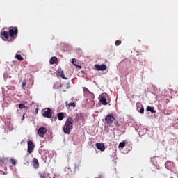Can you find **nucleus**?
I'll return each instance as SVG.
<instances>
[{
  "label": "nucleus",
  "mask_w": 178,
  "mask_h": 178,
  "mask_svg": "<svg viewBox=\"0 0 178 178\" xmlns=\"http://www.w3.org/2000/svg\"><path fill=\"white\" fill-rule=\"evenodd\" d=\"M65 105H66V106H68L69 108H70V106H72L73 108H76V103H74V102L67 103V102H66Z\"/></svg>",
  "instance_id": "obj_19"
},
{
  "label": "nucleus",
  "mask_w": 178,
  "mask_h": 178,
  "mask_svg": "<svg viewBox=\"0 0 178 178\" xmlns=\"http://www.w3.org/2000/svg\"><path fill=\"white\" fill-rule=\"evenodd\" d=\"M76 51L79 52H83V50H81V48H77Z\"/></svg>",
  "instance_id": "obj_28"
},
{
  "label": "nucleus",
  "mask_w": 178,
  "mask_h": 178,
  "mask_svg": "<svg viewBox=\"0 0 178 178\" xmlns=\"http://www.w3.org/2000/svg\"><path fill=\"white\" fill-rule=\"evenodd\" d=\"M57 118L58 120L62 121L63 119H65V113H57Z\"/></svg>",
  "instance_id": "obj_16"
},
{
  "label": "nucleus",
  "mask_w": 178,
  "mask_h": 178,
  "mask_svg": "<svg viewBox=\"0 0 178 178\" xmlns=\"http://www.w3.org/2000/svg\"><path fill=\"white\" fill-rule=\"evenodd\" d=\"M0 37L3 41H8L9 40V32L6 31H3L0 32Z\"/></svg>",
  "instance_id": "obj_5"
},
{
  "label": "nucleus",
  "mask_w": 178,
  "mask_h": 178,
  "mask_svg": "<svg viewBox=\"0 0 178 178\" xmlns=\"http://www.w3.org/2000/svg\"><path fill=\"white\" fill-rule=\"evenodd\" d=\"M19 109H26L27 110V106L24 104H19Z\"/></svg>",
  "instance_id": "obj_22"
},
{
  "label": "nucleus",
  "mask_w": 178,
  "mask_h": 178,
  "mask_svg": "<svg viewBox=\"0 0 178 178\" xmlns=\"http://www.w3.org/2000/svg\"><path fill=\"white\" fill-rule=\"evenodd\" d=\"M49 62H50L51 65H55V63H56L58 62V58H56L55 56L51 57Z\"/></svg>",
  "instance_id": "obj_17"
},
{
  "label": "nucleus",
  "mask_w": 178,
  "mask_h": 178,
  "mask_svg": "<svg viewBox=\"0 0 178 178\" xmlns=\"http://www.w3.org/2000/svg\"><path fill=\"white\" fill-rule=\"evenodd\" d=\"M15 58H16L17 59V60H24V58L22 57V55L20 54H16Z\"/></svg>",
  "instance_id": "obj_21"
},
{
  "label": "nucleus",
  "mask_w": 178,
  "mask_h": 178,
  "mask_svg": "<svg viewBox=\"0 0 178 178\" xmlns=\"http://www.w3.org/2000/svg\"><path fill=\"white\" fill-rule=\"evenodd\" d=\"M8 163V159L5 157L0 158V165L3 166V165H6Z\"/></svg>",
  "instance_id": "obj_14"
},
{
  "label": "nucleus",
  "mask_w": 178,
  "mask_h": 178,
  "mask_svg": "<svg viewBox=\"0 0 178 178\" xmlns=\"http://www.w3.org/2000/svg\"><path fill=\"white\" fill-rule=\"evenodd\" d=\"M26 86V81H24L22 82V87H25Z\"/></svg>",
  "instance_id": "obj_29"
},
{
  "label": "nucleus",
  "mask_w": 178,
  "mask_h": 178,
  "mask_svg": "<svg viewBox=\"0 0 178 178\" xmlns=\"http://www.w3.org/2000/svg\"><path fill=\"white\" fill-rule=\"evenodd\" d=\"M47 131H48V130L47 129V128H45V127H41L38 130V134L39 137L42 138L45 136V134H47Z\"/></svg>",
  "instance_id": "obj_6"
},
{
  "label": "nucleus",
  "mask_w": 178,
  "mask_h": 178,
  "mask_svg": "<svg viewBox=\"0 0 178 178\" xmlns=\"http://www.w3.org/2000/svg\"><path fill=\"white\" fill-rule=\"evenodd\" d=\"M154 109V107H151L149 106H147L146 108V111H147L148 112H151V113H156V111H155Z\"/></svg>",
  "instance_id": "obj_15"
},
{
  "label": "nucleus",
  "mask_w": 178,
  "mask_h": 178,
  "mask_svg": "<svg viewBox=\"0 0 178 178\" xmlns=\"http://www.w3.org/2000/svg\"><path fill=\"white\" fill-rule=\"evenodd\" d=\"M136 106H137V111L140 112L142 115L144 113V106H143V104L141 103L138 102L136 103Z\"/></svg>",
  "instance_id": "obj_10"
},
{
  "label": "nucleus",
  "mask_w": 178,
  "mask_h": 178,
  "mask_svg": "<svg viewBox=\"0 0 178 178\" xmlns=\"http://www.w3.org/2000/svg\"><path fill=\"white\" fill-rule=\"evenodd\" d=\"M35 113H38V108L35 109Z\"/></svg>",
  "instance_id": "obj_31"
},
{
  "label": "nucleus",
  "mask_w": 178,
  "mask_h": 178,
  "mask_svg": "<svg viewBox=\"0 0 178 178\" xmlns=\"http://www.w3.org/2000/svg\"><path fill=\"white\" fill-rule=\"evenodd\" d=\"M73 118L72 117H69L63 126V131L65 134H70V132L73 129Z\"/></svg>",
  "instance_id": "obj_2"
},
{
  "label": "nucleus",
  "mask_w": 178,
  "mask_h": 178,
  "mask_svg": "<svg viewBox=\"0 0 178 178\" xmlns=\"http://www.w3.org/2000/svg\"><path fill=\"white\" fill-rule=\"evenodd\" d=\"M28 148L27 152L28 154H33V151H34V148H35V145L33 143V140H29L28 143Z\"/></svg>",
  "instance_id": "obj_4"
},
{
  "label": "nucleus",
  "mask_w": 178,
  "mask_h": 178,
  "mask_svg": "<svg viewBox=\"0 0 178 178\" xmlns=\"http://www.w3.org/2000/svg\"><path fill=\"white\" fill-rule=\"evenodd\" d=\"M124 147H126V142H121L118 145V148H124Z\"/></svg>",
  "instance_id": "obj_23"
},
{
  "label": "nucleus",
  "mask_w": 178,
  "mask_h": 178,
  "mask_svg": "<svg viewBox=\"0 0 178 178\" xmlns=\"http://www.w3.org/2000/svg\"><path fill=\"white\" fill-rule=\"evenodd\" d=\"M99 101L102 105H108V102H106V96L104 95H100L99 96Z\"/></svg>",
  "instance_id": "obj_8"
},
{
  "label": "nucleus",
  "mask_w": 178,
  "mask_h": 178,
  "mask_svg": "<svg viewBox=\"0 0 178 178\" xmlns=\"http://www.w3.org/2000/svg\"><path fill=\"white\" fill-rule=\"evenodd\" d=\"M42 116L44 118H47L48 119H51V118H52V110H51V108H47L43 113Z\"/></svg>",
  "instance_id": "obj_7"
},
{
  "label": "nucleus",
  "mask_w": 178,
  "mask_h": 178,
  "mask_svg": "<svg viewBox=\"0 0 178 178\" xmlns=\"http://www.w3.org/2000/svg\"><path fill=\"white\" fill-rule=\"evenodd\" d=\"M84 119V115L83 113H76L75 117L76 122H79V120H83Z\"/></svg>",
  "instance_id": "obj_13"
},
{
  "label": "nucleus",
  "mask_w": 178,
  "mask_h": 178,
  "mask_svg": "<svg viewBox=\"0 0 178 178\" xmlns=\"http://www.w3.org/2000/svg\"><path fill=\"white\" fill-rule=\"evenodd\" d=\"M19 33V30L17 29V27H10L9 28V35L11 37V38H16L17 37V34Z\"/></svg>",
  "instance_id": "obj_3"
},
{
  "label": "nucleus",
  "mask_w": 178,
  "mask_h": 178,
  "mask_svg": "<svg viewBox=\"0 0 178 178\" xmlns=\"http://www.w3.org/2000/svg\"><path fill=\"white\" fill-rule=\"evenodd\" d=\"M122 44V41L120 40H116L115 42V44L116 45V47H119V45H120Z\"/></svg>",
  "instance_id": "obj_25"
},
{
  "label": "nucleus",
  "mask_w": 178,
  "mask_h": 178,
  "mask_svg": "<svg viewBox=\"0 0 178 178\" xmlns=\"http://www.w3.org/2000/svg\"><path fill=\"white\" fill-rule=\"evenodd\" d=\"M79 168V166H78L77 165H75V168Z\"/></svg>",
  "instance_id": "obj_33"
},
{
  "label": "nucleus",
  "mask_w": 178,
  "mask_h": 178,
  "mask_svg": "<svg viewBox=\"0 0 178 178\" xmlns=\"http://www.w3.org/2000/svg\"><path fill=\"white\" fill-rule=\"evenodd\" d=\"M58 76H60L61 79H63L64 80H67V78L65 76V73L63 72V71L58 72Z\"/></svg>",
  "instance_id": "obj_18"
},
{
  "label": "nucleus",
  "mask_w": 178,
  "mask_h": 178,
  "mask_svg": "<svg viewBox=\"0 0 178 178\" xmlns=\"http://www.w3.org/2000/svg\"><path fill=\"white\" fill-rule=\"evenodd\" d=\"M105 122L108 127H119V122L112 114H108L106 116Z\"/></svg>",
  "instance_id": "obj_1"
},
{
  "label": "nucleus",
  "mask_w": 178,
  "mask_h": 178,
  "mask_svg": "<svg viewBox=\"0 0 178 178\" xmlns=\"http://www.w3.org/2000/svg\"><path fill=\"white\" fill-rule=\"evenodd\" d=\"M95 67L97 71H100V70L104 71V70H106L107 69L106 65L105 64H102V65L96 64L95 65Z\"/></svg>",
  "instance_id": "obj_9"
},
{
  "label": "nucleus",
  "mask_w": 178,
  "mask_h": 178,
  "mask_svg": "<svg viewBox=\"0 0 178 178\" xmlns=\"http://www.w3.org/2000/svg\"><path fill=\"white\" fill-rule=\"evenodd\" d=\"M96 147L97 148V149H99L100 151L104 152L105 150V145H104V143H96L95 144Z\"/></svg>",
  "instance_id": "obj_12"
},
{
  "label": "nucleus",
  "mask_w": 178,
  "mask_h": 178,
  "mask_svg": "<svg viewBox=\"0 0 178 178\" xmlns=\"http://www.w3.org/2000/svg\"><path fill=\"white\" fill-rule=\"evenodd\" d=\"M72 65H74V66H77V61H76V58H73L72 60Z\"/></svg>",
  "instance_id": "obj_26"
},
{
  "label": "nucleus",
  "mask_w": 178,
  "mask_h": 178,
  "mask_svg": "<svg viewBox=\"0 0 178 178\" xmlns=\"http://www.w3.org/2000/svg\"><path fill=\"white\" fill-rule=\"evenodd\" d=\"M22 120H24V114L22 116Z\"/></svg>",
  "instance_id": "obj_32"
},
{
  "label": "nucleus",
  "mask_w": 178,
  "mask_h": 178,
  "mask_svg": "<svg viewBox=\"0 0 178 178\" xmlns=\"http://www.w3.org/2000/svg\"><path fill=\"white\" fill-rule=\"evenodd\" d=\"M33 166L35 169H38L40 168V162H38V159L37 158L33 159Z\"/></svg>",
  "instance_id": "obj_11"
},
{
  "label": "nucleus",
  "mask_w": 178,
  "mask_h": 178,
  "mask_svg": "<svg viewBox=\"0 0 178 178\" xmlns=\"http://www.w3.org/2000/svg\"><path fill=\"white\" fill-rule=\"evenodd\" d=\"M10 161L12 165H13L14 166L16 165V160L15 159L11 158Z\"/></svg>",
  "instance_id": "obj_24"
},
{
  "label": "nucleus",
  "mask_w": 178,
  "mask_h": 178,
  "mask_svg": "<svg viewBox=\"0 0 178 178\" xmlns=\"http://www.w3.org/2000/svg\"><path fill=\"white\" fill-rule=\"evenodd\" d=\"M54 119H55V120H56L57 118H56V117H55V118H54Z\"/></svg>",
  "instance_id": "obj_34"
},
{
  "label": "nucleus",
  "mask_w": 178,
  "mask_h": 178,
  "mask_svg": "<svg viewBox=\"0 0 178 178\" xmlns=\"http://www.w3.org/2000/svg\"><path fill=\"white\" fill-rule=\"evenodd\" d=\"M83 91H84V92H86L88 91V89L87 88H83Z\"/></svg>",
  "instance_id": "obj_30"
},
{
  "label": "nucleus",
  "mask_w": 178,
  "mask_h": 178,
  "mask_svg": "<svg viewBox=\"0 0 178 178\" xmlns=\"http://www.w3.org/2000/svg\"><path fill=\"white\" fill-rule=\"evenodd\" d=\"M39 177H40V178H48L47 177V173H45L44 172H39Z\"/></svg>",
  "instance_id": "obj_20"
},
{
  "label": "nucleus",
  "mask_w": 178,
  "mask_h": 178,
  "mask_svg": "<svg viewBox=\"0 0 178 178\" xmlns=\"http://www.w3.org/2000/svg\"><path fill=\"white\" fill-rule=\"evenodd\" d=\"M104 130H105V131H109V127H104Z\"/></svg>",
  "instance_id": "obj_27"
}]
</instances>
